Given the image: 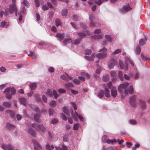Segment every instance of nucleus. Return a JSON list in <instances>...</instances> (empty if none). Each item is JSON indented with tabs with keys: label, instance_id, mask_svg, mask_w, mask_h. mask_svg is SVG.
I'll list each match as a JSON object with an SVG mask.
<instances>
[{
	"label": "nucleus",
	"instance_id": "nucleus-1",
	"mask_svg": "<svg viewBox=\"0 0 150 150\" xmlns=\"http://www.w3.org/2000/svg\"><path fill=\"white\" fill-rule=\"evenodd\" d=\"M129 86V83H126L120 84L118 87V91L121 94V98L122 99L125 98V96L128 94L129 92L131 94H132L133 93V88L132 86H130L129 90L126 89Z\"/></svg>",
	"mask_w": 150,
	"mask_h": 150
},
{
	"label": "nucleus",
	"instance_id": "nucleus-2",
	"mask_svg": "<svg viewBox=\"0 0 150 150\" xmlns=\"http://www.w3.org/2000/svg\"><path fill=\"white\" fill-rule=\"evenodd\" d=\"M106 48H104L99 51V52H100V53L98 54H96L95 53H93L91 55V57L86 56H85V58L87 60L90 61H93V58L95 57H96L98 58H104L106 56Z\"/></svg>",
	"mask_w": 150,
	"mask_h": 150
},
{
	"label": "nucleus",
	"instance_id": "nucleus-3",
	"mask_svg": "<svg viewBox=\"0 0 150 150\" xmlns=\"http://www.w3.org/2000/svg\"><path fill=\"white\" fill-rule=\"evenodd\" d=\"M16 0H12V4L10 6V9L7 8L6 9L4 13L5 16L8 15L9 12L11 14H12L13 12L15 13L16 16H17V8L16 5Z\"/></svg>",
	"mask_w": 150,
	"mask_h": 150
},
{
	"label": "nucleus",
	"instance_id": "nucleus-4",
	"mask_svg": "<svg viewBox=\"0 0 150 150\" xmlns=\"http://www.w3.org/2000/svg\"><path fill=\"white\" fill-rule=\"evenodd\" d=\"M4 93H6V98L8 99H10L12 98V95L15 94L16 91L14 88L10 87L5 89Z\"/></svg>",
	"mask_w": 150,
	"mask_h": 150
},
{
	"label": "nucleus",
	"instance_id": "nucleus-5",
	"mask_svg": "<svg viewBox=\"0 0 150 150\" xmlns=\"http://www.w3.org/2000/svg\"><path fill=\"white\" fill-rule=\"evenodd\" d=\"M32 126L38 131L44 132L45 131V129L42 124H38L34 123L32 124Z\"/></svg>",
	"mask_w": 150,
	"mask_h": 150
},
{
	"label": "nucleus",
	"instance_id": "nucleus-6",
	"mask_svg": "<svg viewBox=\"0 0 150 150\" xmlns=\"http://www.w3.org/2000/svg\"><path fill=\"white\" fill-rule=\"evenodd\" d=\"M71 115L72 117L76 121H77L78 120V118L81 121H83V118L81 115H79L76 111L75 112V114H74L72 112H71Z\"/></svg>",
	"mask_w": 150,
	"mask_h": 150
},
{
	"label": "nucleus",
	"instance_id": "nucleus-7",
	"mask_svg": "<svg viewBox=\"0 0 150 150\" xmlns=\"http://www.w3.org/2000/svg\"><path fill=\"white\" fill-rule=\"evenodd\" d=\"M136 96L133 95L131 97L129 100V103L132 107H135L136 105L135 101Z\"/></svg>",
	"mask_w": 150,
	"mask_h": 150
},
{
	"label": "nucleus",
	"instance_id": "nucleus-8",
	"mask_svg": "<svg viewBox=\"0 0 150 150\" xmlns=\"http://www.w3.org/2000/svg\"><path fill=\"white\" fill-rule=\"evenodd\" d=\"M116 62V61L115 59L113 58L111 59L109 62L108 67L110 69H112Z\"/></svg>",
	"mask_w": 150,
	"mask_h": 150
},
{
	"label": "nucleus",
	"instance_id": "nucleus-9",
	"mask_svg": "<svg viewBox=\"0 0 150 150\" xmlns=\"http://www.w3.org/2000/svg\"><path fill=\"white\" fill-rule=\"evenodd\" d=\"M86 33L84 32L78 33L77 34L79 38L81 39L86 36L87 35H89L90 33L88 30H86L85 32Z\"/></svg>",
	"mask_w": 150,
	"mask_h": 150
},
{
	"label": "nucleus",
	"instance_id": "nucleus-10",
	"mask_svg": "<svg viewBox=\"0 0 150 150\" xmlns=\"http://www.w3.org/2000/svg\"><path fill=\"white\" fill-rule=\"evenodd\" d=\"M2 148L4 150H13V147L10 144L8 145L5 144H3L1 146Z\"/></svg>",
	"mask_w": 150,
	"mask_h": 150
},
{
	"label": "nucleus",
	"instance_id": "nucleus-11",
	"mask_svg": "<svg viewBox=\"0 0 150 150\" xmlns=\"http://www.w3.org/2000/svg\"><path fill=\"white\" fill-rule=\"evenodd\" d=\"M32 142L34 144L35 149L36 150H40L41 149V147L39 144L34 139L32 140Z\"/></svg>",
	"mask_w": 150,
	"mask_h": 150
},
{
	"label": "nucleus",
	"instance_id": "nucleus-12",
	"mask_svg": "<svg viewBox=\"0 0 150 150\" xmlns=\"http://www.w3.org/2000/svg\"><path fill=\"white\" fill-rule=\"evenodd\" d=\"M56 37L60 41L62 40L64 37V34L63 33H58L56 34Z\"/></svg>",
	"mask_w": 150,
	"mask_h": 150
},
{
	"label": "nucleus",
	"instance_id": "nucleus-13",
	"mask_svg": "<svg viewBox=\"0 0 150 150\" xmlns=\"http://www.w3.org/2000/svg\"><path fill=\"white\" fill-rule=\"evenodd\" d=\"M111 94L113 98L115 97L117 95V91L116 88L115 87H114L112 88L111 90Z\"/></svg>",
	"mask_w": 150,
	"mask_h": 150
},
{
	"label": "nucleus",
	"instance_id": "nucleus-14",
	"mask_svg": "<svg viewBox=\"0 0 150 150\" xmlns=\"http://www.w3.org/2000/svg\"><path fill=\"white\" fill-rule=\"evenodd\" d=\"M5 114H9L13 118L14 117L15 113L14 112L10 110H7L5 111Z\"/></svg>",
	"mask_w": 150,
	"mask_h": 150
},
{
	"label": "nucleus",
	"instance_id": "nucleus-15",
	"mask_svg": "<svg viewBox=\"0 0 150 150\" xmlns=\"http://www.w3.org/2000/svg\"><path fill=\"white\" fill-rule=\"evenodd\" d=\"M132 9V8L130 7L129 4H127L123 6L122 9L124 11H128Z\"/></svg>",
	"mask_w": 150,
	"mask_h": 150
},
{
	"label": "nucleus",
	"instance_id": "nucleus-16",
	"mask_svg": "<svg viewBox=\"0 0 150 150\" xmlns=\"http://www.w3.org/2000/svg\"><path fill=\"white\" fill-rule=\"evenodd\" d=\"M29 133L34 137L36 136V132L31 128H30L28 129Z\"/></svg>",
	"mask_w": 150,
	"mask_h": 150
},
{
	"label": "nucleus",
	"instance_id": "nucleus-17",
	"mask_svg": "<svg viewBox=\"0 0 150 150\" xmlns=\"http://www.w3.org/2000/svg\"><path fill=\"white\" fill-rule=\"evenodd\" d=\"M30 108L36 111L37 112L40 113V110H39L37 105H31L30 106Z\"/></svg>",
	"mask_w": 150,
	"mask_h": 150
},
{
	"label": "nucleus",
	"instance_id": "nucleus-18",
	"mask_svg": "<svg viewBox=\"0 0 150 150\" xmlns=\"http://www.w3.org/2000/svg\"><path fill=\"white\" fill-rule=\"evenodd\" d=\"M40 117V115L38 114H35L34 115V118L36 121L38 123L40 122L41 121L39 119Z\"/></svg>",
	"mask_w": 150,
	"mask_h": 150
},
{
	"label": "nucleus",
	"instance_id": "nucleus-19",
	"mask_svg": "<svg viewBox=\"0 0 150 150\" xmlns=\"http://www.w3.org/2000/svg\"><path fill=\"white\" fill-rule=\"evenodd\" d=\"M119 63L120 65V67L121 69H125V70L127 69V64H125V65H124L123 63L121 61H120Z\"/></svg>",
	"mask_w": 150,
	"mask_h": 150
},
{
	"label": "nucleus",
	"instance_id": "nucleus-20",
	"mask_svg": "<svg viewBox=\"0 0 150 150\" xmlns=\"http://www.w3.org/2000/svg\"><path fill=\"white\" fill-rule=\"evenodd\" d=\"M6 127L9 129H12L15 127V126L10 123H7L6 124Z\"/></svg>",
	"mask_w": 150,
	"mask_h": 150
},
{
	"label": "nucleus",
	"instance_id": "nucleus-21",
	"mask_svg": "<svg viewBox=\"0 0 150 150\" xmlns=\"http://www.w3.org/2000/svg\"><path fill=\"white\" fill-rule=\"evenodd\" d=\"M65 86L67 89L70 90L73 87V85L72 83H68L65 84Z\"/></svg>",
	"mask_w": 150,
	"mask_h": 150
},
{
	"label": "nucleus",
	"instance_id": "nucleus-22",
	"mask_svg": "<svg viewBox=\"0 0 150 150\" xmlns=\"http://www.w3.org/2000/svg\"><path fill=\"white\" fill-rule=\"evenodd\" d=\"M63 111L68 116L70 115V113L68 108L66 107H64L62 108Z\"/></svg>",
	"mask_w": 150,
	"mask_h": 150
},
{
	"label": "nucleus",
	"instance_id": "nucleus-23",
	"mask_svg": "<svg viewBox=\"0 0 150 150\" xmlns=\"http://www.w3.org/2000/svg\"><path fill=\"white\" fill-rule=\"evenodd\" d=\"M104 91V94L105 95V96L107 98L109 97H110V91L109 90L108 88H105V90Z\"/></svg>",
	"mask_w": 150,
	"mask_h": 150
},
{
	"label": "nucleus",
	"instance_id": "nucleus-24",
	"mask_svg": "<svg viewBox=\"0 0 150 150\" xmlns=\"http://www.w3.org/2000/svg\"><path fill=\"white\" fill-rule=\"evenodd\" d=\"M3 105L7 108H10L11 105V103L10 102H5L3 103Z\"/></svg>",
	"mask_w": 150,
	"mask_h": 150
},
{
	"label": "nucleus",
	"instance_id": "nucleus-25",
	"mask_svg": "<svg viewBox=\"0 0 150 150\" xmlns=\"http://www.w3.org/2000/svg\"><path fill=\"white\" fill-rule=\"evenodd\" d=\"M146 37L144 39H141L139 41V44L140 46H143L146 43Z\"/></svg>",
	"mask_w": 150,
	"mask_h": 150
},
{
	"label": "nucleus",
	"instance_id": "nucleus-26",
	"mask_svg": "<svg viewBox=\"0 0 150 150\" xmlns=\"http://www.w3.org/2000/svg\"><path fill=\"white\" fill-rule=\"evenodd\" d=\"M68 12L67 9L66 8L63 9L61 12V14L63 16H66Z\"/></svg>",
	"mask_w": 150,
	"mask_h": 150
},
{
	"label": "nucleus",
	"instance_id": "nucleus-27",
	"mask_svg": "<svg viewBox=\"0 0 150 150\" xmlns=\"http://www.w3.org/2000/svg\"><path fill=\"white\" fill-rule=\"evenodd\" d=\"M125 59L126 62H129L133 66H134L133 62L129 57H125Z\"/></svg>",
	"mask_w": 150,
	"mask_h": 150
},
{
	"label": "nucleus",
	"instance_id": "nucleus-28",
	"mask_svg": "<svg viewBox=\"0 0 150 150\" xmlns=\"http://www.w3.org/2000/svg\"><path fill=\"white\" fill-rule=\"evenodd\" d=\"M61 78L63 79H66L67 78L70 79H72V78L71 77L69 76L67 74H66V76L64 75H62L61 76Z\"/></svg>",
	"mask_w": 150,
	"mask_h": 150
},
{
	"label": "nucleus",
	"instance_id": "nucleus-29",
	"mask_svg": "<svg viewBox=\"0 0 150 150\" xmlns=\"http://www.w3.org/2000/svg\"><path fill=\"white\" fill-rule=\"evenodd\" d=\"M28 55L31 56L33 59L36 58L37 56L32 51H30L29 54H28Z\"/></svg>",
	"mask_w": 150,
	"mask_h": 150
},
{
	"label": "nucleus",
	"instance_id": "nucleus-30",
	"mask_svg": "<svg viewBox=\"0 0 150 150\" xmlns=\"http://www.w3.org/2000/svg\"><path fill=\"white\" fill-rule=\"evenodd\" d=\"M104 94V90H101L98 93V96L100 98H101L103 96Z\"/></svg>",
	"mask_w": 150,
	"mask_h": 150
},
{
	"label": "nucleus",
	"instance_id": "nucleus-31",
	"mask_svg": "<svg viewBox=\"0 0 150 150\" xmlns=\"http://www.w3.org/2000/svg\"><path fill=\"white\" fill-rule=\"evenodd\" d=\"M30 87L31 90H35L36 87V83H33L30 84Z\"/></svg>",
	"mask_w": 150,
	"mask_h": 150
},
{
	"label": "nucleus",
	"instance_id": "nucleus-32",
	"mask_svg": "<svg viewBox=\"0 0 150 150\" xmlns=\"http://www.w3.org/2000/svg\"><path fill=\"white\" fill-rule=\"evenodd\" d=\"M140 104L142 108L144 109L146 108L145 103L144 101L141 100L140 102Z\"/></svg>",
	"mask_w": 150,
	"mask_h": 150
},
{
	"label": "nucleus",
	"instance_id": "nucleus-33",
	"mask_svg": "<svg viewBox=\"0 0 150 150\" xmlns=\"http://www.w3.org/2000/svg\"><path fill=\"white\" fill-rule=\"evenodd\" d=\"M81 41V39H79L76 40H72L71 42L72 44L74 45H77L80 43Z\"/></svg>",
	"mask_w": 150,
	"mask_h": 150
},
{
	"label": "nucleus",
	"instance_id": "nucleus-34",
	"mask_svg": "<svg viewBox=\"0 0 150 150\" xmlns=\"http://www.w3.org/2000/svg\"><path fill=\"white\" fill-rule=\"evenodd\" d=\"M81 75L84 77L86 79H89L90 77L89 74L86 73L82 72L81 73Z\"/></svg>",
	"mask_w": 150,
	"mask_h": 150
},
{
	"label": "nucleus",
	"instance_id": "nucleus-35",
	"mask_svg": "<svg viewBox=\"0 0 150 150\" xmlns=\"http://www.w3.org/2000/svg\"><path fill=\"white\" fill-rule=\"evenodd\" d=\"M55 23L56 24V25L57 27L59 25H60L62 23L60 20L58 18H57L55 20Z\"/></svg>",
	"mask_w": 150,
	"mask_h": 150
},
{
	"label": "nucleus",
	"instance_id": "nucleus-36",
	"mask_svg": "<svg viewBox=\"0 0 150 150\" xmlns=\"http://www.w3.org/2000/svg\"><path fill=\"white\" fill-rule=\"evenodd\" d=\"M20 101L21 103L23 105H25L26 104V100L24 98H20Z\"/></svg>",
	"mask_w": 150,
	"mask_h": 150
},
{
	"label": "nucleus",
	"instance_id": "nucleus-37",
	"mask_svg": "<svg viewBox=\"0 0 150 150\" xmlns=\"http://www.w3.org/2000/svg\"><path fill=\"white\" fill-rule=\"evenodd\" d=\"M109 76L108 75H104L103 77V80L104 81H107L109 79Z\"/></svg>",
	"mask_w": 150,
	"mask_h": 150
},
{
	"label": "nucleus",
	"instance_id": "nucleus-38",
	"mask_svg": "<svg viewBox=\"0 0 150 150\" xmlns=\"http://www.w3.org/2000/svg\"><path fill=\"white\" fill-rule=\"evenodd\" d=\"M118 76L120 80L123 81V74L120 71H119L118 72Z\"/></svg>",
	"mask_w": 150,
	"mask_h": 150
},
{
	"label": "nucleus",
	"instance_id": "nucleus-39",
	"mask_svg": "<svg viewBox=\"0 0 150 150\" xmlns=\"http://www.w3.org/2000/svg\"><path fill=\"white\" fill-rule=\"evenodd\" d=\"M116 139H114L113 140H111L110 139H108L106 141V142L108 144H110L111 143L113 144L114 143H116Z\"/></svg>",
	"mask_w": 150,
	"mask_h": 150
},
{
	"label": "nucleus",
	"instance_id": "nucleus-40",
	"mask_svg": "<svg viewBox=\"0 0 150 150\" xmlns=\"http://www.w3.org/2000/svg\"><path fill=\"white\" fill-rule=\"evenodd\" d=\"M8 25V24L5 22H2L1 23L0 26L2 27H6Z\"/></svg>",
	"mask_w": 150,
	"mask_h": 150
},
{
	"label": "nucleus",
	"instance_id": "nucleus-41",
	"mask_svg": "<svg viewBox=\"0 0 150 150\" xmlns=\"http://www.w3.org/2000/svg\"><path fill=\"white\" fill-rule=\"evenodd\" d=\"M22 4L27 7H29V2L26 0H23L22 2Z\"/></svg>",
	"mask_w": 150,
	"mask_h": 150
},
{
	"label": "nucleus",
	"instance_id": "nucleus-42",
	"mask_svg": "<svg viewBox=\"0 0 150 150\" xmlns=\"http://www.w3.org/2000/svg\"><path fill=\"white\" fill-rule=\"evenodd\" d=\"M46 95L50 97L52 96V92L51 91L48 89L46 93Z\"/></svg>",
	"mask_w": 150,
	"mask_h": 150
},
{
	"label": "nucleus",
	"instance_id": "nucleus-43",
	"mask_svg": "<svg viewBox=\"0 0 150 150\" xmlns=\"http://www.w3.org/2000/svg\"><path fill=\"white\" fill-rule=\"evenodd\" d=\"M141 52L140 48L139 46L138 45L137 46L136 53L137 54H139Z\"/></svg>",
	"mask_w": 150,
	"mask_h": 150
},
{
	"label": "nucleus",
	"instance_id": "nucleus-44",
	"mask_svg": "<svg viewBox=\"0 0 150 150\" xmlns=\"http://www.w3.org/2000/svg\"><path fill=\"white\" fill-rule=\"evenodd\" d=\"M72 40L71 39H64V44H67V43H69L71 42Z\"/></svg>",
	"mask_w": 150,
	"mask_h": 150
},
{
	"label": "nucleus",
	"instance_id": "nucleus-45",
	"mask_svg": "<svg viewBox=\"0 0 150 150\" xmlns=\"http://www.w3.org/2000/svg\"><path fill=\"white\" fill-rule=\"evenodd\" d=\"M56 105V101L54 100H52L50 103V105L52 107H55Z\"/></svg>",
	"mask_w": 150,
	"mask_h": 150
},
{
	"label": "nucleus",
	"instance_id": "nucleus-46",
	"mask_svg": "<svg viewBox=\"0 0 150 150\" xmlns=\"http://www.w3.org/2000/svg\"><path fill=\"white\" fill-rule=\"evenodd\" d=\"M105 37L106 39H107L109 42H112V39L110 36L106 35H105Z\"/></svg>",
	"mask_w": 150,
	"mask_h": 150
},
{
	"label": "nucleus",
	"instance_id": "nucleus-47",
	"mask_svg": "<svg viewBox=\"0 0 150 150\" xmlns=\"http://www.w3.org/2000/svg\"><path fill=\"white\" fill-rule=\"evenodd\" d=\"M107 86L108 88L110 89H112V88L114 86H112V83L111 82H109Z\"/></svg>",
	"mask_w": 150,
	"mask_h": 150
},
{
	"label": "nucleus",
	"instance_id": "nucleus-48",
	"mask_svg": "<svg viewBox=\"0 0 150 150\" xmlns=\"http://www.w3.org/2000/svg\"><path fill=\"white\" fill-rule=\"evenodd\" d=\"M89 19L90 21H92L95 19V17L93 14H91L89 15Z\"/></svg>",
	"mask_w": 150,
	"mask_h": 150
},
{
	"label": "nucleus",
	"instance_id": "nucleus-49",
	"mask_svg": "<svg viewBox=\"0 0 150 150\" xmlns=\"http://www.w3.org/2000/svg\"><path fill=\"white\" fill-rule=\"evenodd\" d=\"M79 125L77 123L75 124L73 127L74 129L75 130H77L79 128Z\"/></svg>",
	"mask_w": 150,
	"mask_h": 150
},
{
	"label": "nucleus",
	"instance_id": "nucleus-50",
	"mask_svg": "<svg viewBox=\"0 0 150 150\" xmlns=\"http://www.w3.org/2000/svg\"><path fill=\"white\" fill-rule=\"evenodd\" d=\"M129 122L130 124L133 125H135L137 124V122L136 121L134 120H129Z\"/></svg>",
	"mask_w": 150,
	"mask_h": 150
},
{
	"label": "nucleus",
	"instance_id": "nucleus-51",
	"mask_svg": "<svg viewBox=\"0 0 150 150\" xmlns=\"http://www.w3.org/2000/svg\"><path fill=\"white\" fill-rule=\"evenodd\" d=\"M102 140L103 142L105 143L106 142L107 139V137L105 136H103L102 137Z\"/></svg>",
	"mask_w": 150,
	"mask_h": 150
},
{
	"label": "nucleus",
	"instance_id": "nucleus-52",
	"mask_svg": "<svg viewBox=\"0 0 150 150\" xmlns=\"http://www.w3.org/2000/svg\"><path fill=\"white\" fill-rule=\"evenodd\" d=\"M54 15L53 12L52 11H50L49 13V17L50 18H52Z\"/></svg>",
	"mask_w": 150,
	"mask_h": 150
},
{
	"label": "nucleus",
	"instance_id": "nucleus-53",
	"mask_svg": "<svg viewBox=\"0 0 150 150\" xmlns=\"http://www.w3.org/2000/svg\"><path fill=\"white\" fill-rule=\"evenodd\" d=\"M42 9L44 10H47L49 9V8L46 4H45L42 6Z\"/></svg>",
	"mask_w": 150,
	"mask_h": 150
},
{
	"label": "nucleus",
	"instance_id": "nucleus-54",
	"mask_svg": "<svg viewBox=\"0 0 150 150\" xmlns=\"http://www.w3.org/2000/svg\"><path fill=\"white\" fill-rule=\"evenodd\" d=\"M110 74L112 76L114 77L116 75V72L114 70L111 71Z\"/></svg>",
	"mask_w": 150,
	"mask_h": 150
},
{
	"label": "nucleus",
	"instance_id": "nucleus-55",
	"mask_svg": "<svg viewBox=\"0 0 150 150\" xmlns=\"http://www.w3.org/2000/svg\"><path fill=\"white\" fill-rule=\"evenodd\" d=\"M94 2L98 5H100L102 3V1L101 0H95Z\"/></svg>",
	"mask_w": 150,
	"mask_h": 150
},
{
	"label": "nucleus",
	"instance_id": "nucleus-56",
	"mask_svg": "<svg viewBox=\"0 0 150 150\" xmlns=\"http://www.w3.org/2000/svg\"><path fill=\"white\" fill-rule=\"evenodd\" d=\"M90 25L91 27H95L96 26V24L93 21L90 22Z\"/></svg>",
	"mask_w": 150,
	"mask_h": 150
},
{
	"label": "nucleus",
	"instance_id": "nucleus-57",
	"mask_svg": "<svg viewBox=\"0 0 150 150\" xmlns=\"http://www.w3.org/2000/svg\"><path fill=\"white\" fill-rule=\"evenodd\" d=\"M61 117L64 120H67V117L66 116L63 114H62L61 115Z\"/></svg>",
	"mask_w": 150,
	"mask_h": 150
},
{
	"label": "nucleus",
	"instance_id": "nucleus-58",
	"mask_svg": "<svg viewBox=\"0 0 150 150\" xmlns=\"http://www.w3.org/2000/svg\"><path fill=\"white\" fill-rule=\"evenodd\" d=\"M42 99L43 100L45 103H47V98L46 96L44 95L42 96Z\"/></svg>",
	"mask_w": 150,
	"mask_h": 150
},
{
	"label": "nucleus",
	"instance_id": "nucleus-59",
	"mask_svg": "<svg viewBox=\"0 0 150 150\" xmlns=\"http://www.w3.org/2000/svg\"><path fill=\"white\" fill-rule=\"evenodd\" d=\"M91 53V50L90 49H88L85 50L86 54L87 55L90 54Z\"/></svg>",
	"mask_w": 150,
	"mask_h": 150
},
{
	"label": "nucleus",
	"instance_id": "nucleus-60",
	"mask_svg": "<svg viewBox=\"0 0 150 150\" xmlns=\"http://www.w3.org/2000/svg\"><path fill=\"white\" fill-rule=\"evenodd\" d=\"M121 51L120 49H117L113 53V54H116L121 52Z\"/></svg>",
	"mask_w": 150,
	"mask_h": 150
},
{
	"label": "nucleus",
	"instance_id": "nucleus-61",
	"mask_svg": "<svg viewBox=\"0 0 150 150\" xmlns=\"http://www.w3.org/2000/svg\"><path fill=\"white\" fill-rule=\"evenodd\" d=\"M58 121V120L56 119H54L52 120L51 122V123L52 124H54L56 123Z\"/></svg>",
	"mask_w": 150,
	"mask_h": 150
},
{
	"label": "nucleus",
	"instance_id": "nucleus-62",
	"mask_svg": "<svg viewBox=\"0 0 150 150\" xmlns=\"http://www.w3.org/2000/svg\"><path fill=\"white\" fill-rule=\"evenodd\" d=\"M53 94L55 98H56L58 97V96L56 91L53 90Z\"/></svg>",
	"mask_w": 150,
	"mask_h": 150
},
{
	"label": "nucleus",
	"instance_id": "nucleus-63",
	"mask_svg": "<svg viewBox=\"0 0 150 150\" xmlns=\"http://www.w3.org/2000/svg\"><path fill=\"white\" fill-rule=\"evenodd\" d=\"M139 75L138 72H137L134 75V78L135 79H138L139 77Z\"/></svg>",
	"mask_w": 150,
	"mask_h": 150
},
{
	"label": "nucleus",
	"instance_id": "nucleus-64",
	"mask_svg": "<svg viewBox=\"0 0 150 150\" xmlns=\"http://www.w3.org/2000/svg\"><path fill=\"white\" fill-rule=\"evenodd\" d=\"M101 30L99 29H96L94 31V33L95 34H98L100 33Z\"/></svg>",
	"mask_w": 150,
	"mask_h": 150
}]
</instances>
